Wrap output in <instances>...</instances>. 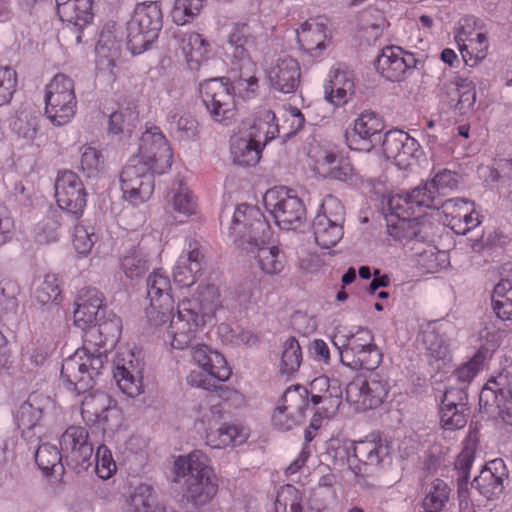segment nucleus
Returning a JSON list of instances; mask_svg holds the SVG:
<instances>
[{
    "mask_svg": "<svg viewBox=\"0 0 512 512\" xmlns=\"http://www.w3.org/2000/svg\"><path fill=\"white\" fill-rule=\"evenodd\" d=\"M97 322L86 329L82 348L64 359L61 366V378L78 392H85L96 384V378L108 363L107 351L121 337L122 321L113 312L98 318Z\"/></svg>",
    "mask_w": 512,
    "mask_h": 512,
    "instance_id": "nucleus-1",
    "label": "nucleus"
},
{
    "mask_svg": "<svg viewBox=\"0 0 512 512\" xmlns=\"http://www.w3.org/2000/svg\"><path fill=\"white\" fill-rule=\"evenodd\" d=\"M220 308L218 288L213 284L198 286L191 298L178 303L177 313L171 318L167 328L171 346L180 350L189 347L200 329L212 321Z\"/></svg>",
    "mask_w": 512,
    "mask_h": 512,
    "instance_id": "nucleus-2",
    "label": "nucleus"
},
{
    "mask_svg": "<svg viewBox=\"0 0 512 512\" xmlns=\"http://www.w3.org/2000/svg\"><path fill=\"white\" fill-rule=\"evenodd\" d=\"M457 186L455 174L449 170L438 172L430 181L413 188L405 194H396L390 198V206L393 209L427 208L438 209L442 207L447 214H453L455 208L466 206L468 201L462 198L447 199L442 201L439 196L446 189Z\"/></svg>",
    "mask_w": 512,
    "mask_h": 512,
    "instance_id": "nucleus-3",
    "label": "nucleus"
},
{
    "mask_svg": "<svg viewBox=\"0 0 512 512\" xmlns=\"http://www.w3.org/2000/svg\"><path fill=\"white\" fill-rule=\"evenodd\" d=\"M257 47V37L252 28L246 24H236L227 38L226 53L231 58V69L239 72L235 86L254 92L258 87L255 77L256 64L252 61L251 51Z\"/></svg>",
    "mask_w": 512,
    "mask_h": 512,
    "instance_id": "nucleus-4",
    "label": "nucleus"
},
{
    "mask_svg": "<svg viewBox=\"0 0 512 512\" xmlns=\"http://www.w3.org/2000/svg\"><path fill=\"white\" fill-rule=\"evenodd\" d=\"M163 26L159 2H144L136 6L127 23V48L133 55L148 50L157 40Z\"/></svg>",
    "mask_w": 512,
    "mask_h": 512,
    "instance_id": "nucleus-5",
    "label": "nucleus"
},
{
    "mask_svg": "<svg viewBox=\"0 0 512 512\" xmlns=\"http://www.w3.org/2000/svg\"><path fill=\"white\" fill-rule=\"evenodd\" d=\"M228 224L234 244L246 252H254L255 246L270 238V226L255 206H237Z\"/></svg>",
    "mask_w": 512,
    "mask_h": 512,
    "instance_id": "nucleus-6",
    "label": "nucleus"
},
{
    "mask_svg": "<svg viewBox=\"0 0 512 512\" xmlns=\"http://www.w3.org/2000/svg\"><path fill=\"white\" fill-rule=\"evenodd\" d=\"M343 365L353 369H376L382 360V354L374 343V336L368 329H359L355 334L340 340L333 338Z\"/></svg>",
    "mask_w": 512,
    "mask_h": 512,
    "instance_id": "nucleus-7",
    "label": "nucleus"
},
{
    "mask_svg": "<svg viewBox=\"0 0 512 512\" xmlns=\"http://www.w3.org/2000/svg\"><path fill=\"white\" fill-rule=\"evenodd\" d=\"M45 104V114L54 125L70 122L77 106L73 80L64 74L55 75L46 87Z\"/></svg>",
    "mask_w": 512,
    "mask_h": 512,
    "instance_id": "nucleus-8",
    "label": "nucleus"
},
{
    "mask_svg": "<svg viewBox=\"0 0 512 512\" xmlns=\"http://www.w3.org/2000/svg\"><path fill=\"white\" fill-rule=\"evenodd\" d=\"M264 204L282 229L295 230L305 219L302 200L286 187L269 189L264 195Z\"/></svg>",
    "mask_w": 512,
    "mask_h": 512,
    "instance_id": "nucleus-9",
    "label": "nucleus"
},
{
    "mask_svg": "<svg viewBox=\"0 0 512 512\" xmlns=\"http://www.w3.org/2000/svg\"><path fill=\"white\" fill-rule=\"evenodd\" d=\"M344 207L334 196L328 195L321 204L313 222L315 242L324 249L336 245L343 237Z\"/></svg>",
    "mask_w": 512,
    "mask_h": 512,
    "instance_id": "nucleus-10",
    "label": "nucleus"
},
{
    "mask_svg": "<svg viewBox=\"0 0 512 512\" xmlns=\"http://www.w3.org/2000/svg\"><path fill=\"white\" fill-rule=\"evenodd\" d=\"M234 87L227 78H212L200 84L202 101L211 115L219 123L228 125L235 115Z\"/></svg>",
    "mask_w": 512,
    "mask_h": 512,
    "instance_id": "nucleus-11",
    "label": "nucleus"
},
{
    "mask_svg": "<svg viewBox=\"0 0 512 512\" xmlns=\"http://www.w3.org/2000/svg\"><path fill=\"white\" fill-rule=\"evenodd\" d=\"M479 405L512 425V383L508 375L501 373L486 382L479 394Z\"/></svg>",
    "mask_w": 512,
    "mask_h": 512,
    "instance_id": "nucleus-12",
    "label": "nucleus"
},
{
    "mask_svg": "<svg viewBox=\"0 0 512 512\" xmlns=\"http://www.w3.org/2000/svg\"><path fill=\"white\" fill-rule=\"evenodd\" d=\"M388 381L377 373L358 375L346 387V399L357 409H374L381 405L389 392Z\"/></svg>",
    "mask_w": 512,
    "mask_h": 512,
    "instance_id": "nucleus-13",
    "label": "nucleus"
},
{
    "mask_svg": "<svg viewBox=\"0 0 512 512\" xmlns=\"http://www.w3.org/2000/svg\"><path fill=\"white\" fill-rule=\"evenodd\" d=\"M60 447L68 467L75 472L86 471L93 463V444L87 428L69 426L60 437Z\"/></svg>",
    "mask_w": 512,
    "mask_h": 512,
    "instance_id": "nucleus-14",
    "label": "nucleus"
},
{
    "mask_svg": "<svg viewBox=\"0 0 512 512\" xmlns=\"http://www.w3.org/2000/svg\"><path fill=\"white\" fill-rule=\"evenodd\" d=\"M136 157L151 166L157 174H163L172 165V150L160 129L152 126L142 133Z\"/></svg>",
    "mask_w": 512,
    "mask_h": 512,
    "instance_id": "nucleus-15",
    "label": "nucleus"
},
{
    "mask_svg": "<svg viewBox=\"0 0 512 512\" xmlns=\"http://www.w3.org/2000/svg\"><path fill=\"white\" fill-rule=\"evenodd\" d=\"M86 192L79 176L70 170L58 173L55 196L58 206L78 219L86 206Z\"/></svg>",
    "mask_w": 512,
    "mask_h": 512,
    "instance_id": "nucleus-16",
    "label": "nucleus"
},
{
    "mask_svg": "<svg viewBox=\"0 0 512 512\" xmlns=\"http://www.w3.org/2000/svg\"><path fill=\"white\" fill-rule=\"evenodd\" d=\"M308 403L307 389L301 386L289 387L282 397V405L277 407L272 416L273 425L281 431H289L299 425L305 417Z\"/></svg>",
    "mask_w": 512,
    "mask_h": 512,
    "instance_id": "nucleus-17",
    "label": "nucleus"
},
{
    "mask_svg": "<svg viewBox=\"0 0 512 512\" xmlns=\"http://www.w3.org/2000/svg\"><path fill=\"white\" fill-rule=\"evenodd\" d=\"M384 128V121L377 113L364 111L354 121V127L346 130L347 144L350 149L369 152L380 142Z\"/></svg>",
    "mask_w": 512,
    "mask_h": 512,
    "instance_id": "nucleus-18",
    "label": "nucleus"
},
{
    "mask_svg": "<svg viewBox=\"0 0 512 512\" xmlns=\"http://www.w3.org/2000/svg\"><path fill=\"white\" fill-rule=\"evenodd\" d=\"M52 407V401L48 396L39 393H31L15 414V420L22 436L29 442H37L39 437L35 430L38 427L45 411Z\"/></svg>",
    "mask_w": 512,
    "mask_h": 512,
    "instance_id": "nucleus-19",
    "label": "nucleus"
},
{
    "mask_svg": "<svg viewBox=\"0 0 512 512\" xmlns=\"http://www.w3.org/2000/svg\"><path fill=\"white\" fill-rule=\"evenodd\" d=\"M416 62L413 54L404 53L398 46H387L375 60V67L385 79L399 82L412 67H415Z\"/></svg>",
    "mask_w": 512,
    "mask_h": 512,
    "instance_id": "nucleus-20",
    "label": "nucleus"
},
{
    "mask_svg": "<svg viewBox=\"0 0 512 512\" xmlns=\"http://www.w3.org/2000/svg\"><path fill=\"white\" fill-rule=\"evenodd\" d=\"M391 450L390 442L381 437L360 440L348 449V462L353 457L365 465L385 467L392 463Z\"/></svg>",
    "mask_w": 512,
    "mask_h": 512,
    "instance_id": "nucleus-21",
    "label": "nucleus"
},
{
    "mask_svg": "<svg viewBox=\"0 0 512 512\" xmlns=\"http://www.w3.org/2000/svg\"><path fill=\"white\" fill-rule=\"evenodd\" d=\"M220 405H213L209 411L201 418L203 425L207 424L206 443L212 448H223L228 445H237L242 443L243 437L236 425L224 424L216 429L215 426L222 418Z\"/></svg>",
    "mask_w": 512,
    "mask_h": 512,
    "instance_id": "nucleus-22",
    "label": "nucleus"
},
{
    "mask_svg": "<svg viewBox=\"0 0 512 512\" xmlns=\"http://www.w3.org/2000/svg\"><path fill=\"white\" fill-rule=\"evenodd\" d=\"M382 149L387 159L393 160L400 168H407L419 151V144L408 133L394 129L385 134Z\"/></svg>",
    "mask_w": 512,
    "mask_h": 512,
    "instance_id": "nucleus-23",
    "label": "nucleus"
},
{
    "mask_svg": "<svg viewBox=\"0 0 512 512\" xmlns=\"http://www.w3.org/2000/svg\"><path fill=\"white\" fill-rule=\"evenodd\" d=\"M392 214L387 218V231L389 235L397 240H417L424 241L426 236L423 235L424 225H422L416 218L411 219L410 216L421 210L422 208L414 209H393L389 205Z\"/></svg>",
    "mask_w": 512,
    "mask_h": 512,
    "instance_id": "nucleus-24",
    "label": "nucleus"
},
{
    "mask_svg": "<svg viewBox=\"0 0 512 512\" xmlns=\"http://www.w3.org/2000/svg\"><path fill=\"white\" fill-rule=\"evenodd\" d=\"M69 390L77 394H85L81 402V414L84 419L88 421L106 424L110 414L117 413V410L112 408V400L108 394L102 391H91L94 385L85 392H78L71 388L64 380Z\"/></svg>",
    "mask_w": 512,
    "mask_h": 512,
    "instance_id": "nucleus-25",
    "label": "nucleus"
},
{
    "mask_svg": "<svg viewBox=\"0 0 512 512\" xmlns=\"http://www.w3.org/2000/svg\"><path fill=\"white\" fill-rule=\"evenodd\" d=\"M505 465L503 460L495 459L484 467L478 476L471 482L472 488H475L482 496L488 500L498 498L504 490V479L506 477Z\"/></svg>",
    "mask_w": 512,
    "mask_h": 512,
    "instance_id": "nucleus-26",
    "label": "nucleus"
},
{
    "mask_svg": "<svg viewBox=\"0 0 512 512\" xmlns=\"http://www.w3.org/2000/svg\"><path fill=\"white\" fill-rule=\"evenodd\" d=\"M192 358L195 363L202 368L204 377H214L218 381H226L231 375L227 362L222 354L212 350L204 344H198L192 348Z\"/></svg>",
    "mask_w": 512,
    "mask_h": 512,
    "instance_id": "nucleus-27",
    "label": "nucleus"
},
{
    "mask_svg": "<svg viewBox=\"0 0 512 512\" xmlns=\"http://www.w3.org/2000/svg\"><path fill=\"white\" fill-rule=\"evenodd\" d=\"M300 67L291 57L279 58L269 71L271 86L284 94L293 93L299 86Z\"/></svg>",
    "mask_w": 512,
    "mask_h": 512,
    "instance_id": "nucleus-28",
    "label": "nucleus"
},
{
    "mask_svg": "<svg viewBox=\"0 0 512 512\" xmlns=\"http://www.w3.org/2000/svg\"><path fill=\"white\" fill-rule=\"evenodd\" d=\"M103 309V295L95 288H84L80 291L74 310V323L86 330L98 320L100 310Z\"/></svg>",
    "mask_w": 512,
    "mask_h": 512,
    "instance_id": "nucleus-29",
    "label": "nucleus"
},
{
    "mask_svg": "<svg viewBox=\"0 0 512 512\" xmlns=\"http://www.w3.org/2000/svg\"><path fill=\"white\" fill-rule=\"evenodd\" d=\"M92 18V0H74L60 9V19L67 22L64 33L76 34V44L81 42V32Z\"/></svg>",
    "mask_w": 512,
    "mask_h": 512,
    "instance_id": "nucleus-30",
    "label": "nucleus"
},
{
    "mask_svg": "<svg viewBox=\"0 0 512 512\" xmlns=\"http://www.w3.org/2000/svg\"><path fill=\"white\" fill-rule=\"evenodd\" d=\"M114 378L123 393L129 397H136L142 393V368L133 360L119 359L113 371Z\"/></svg>",
    "mask_w": 512,
    "mask_h": 512,
    "instance_id": "nucleus-31",
    "label": "nucleus"
},
{
    "mask_svg": "<svg viewBox=\"0 0 512 512\" xmlns=\"http://www.w3.org/2000/svg\"><path fill=\"white\" fill-rule=\"evenodd\" d=\"M218 479L214 477H188L184 497L195 509L207 505L217 494Z\"/></svg>",
    "mask_w": 512,
    "mask_h": 512,
    "instance_id": "nucleus-32",
    "label": "nucleus"
},
{
    "mask_svg": "<svg viewBox=\"0 0 512 512\" xmlns=\"http://www.w3.org/2000/svg\"><path fill=\"white\" fill-rule=\"evenodd\" d=\"M420 343L426 351L430 364L437 363V369L440 368V362L444 363L449 358L448 338L439 328L428 326L424 329L420 334Z\"/></svg>",
    "mask_w": 512,
    "mask_h": 512,
    "instance_id": "nucleus-33",
    "label": "nucleus"
},
{
    "mask_svg": "<svg viewBox=\"0 0 512 512\" xmlns=\"http://www.w3.org/2000/svg\"><path fill=\"white\" fill-rule=\"evenodd\" d=\"M154 174H157L149 164L141 158L132 155L120 174L121 186L129 187L131 180L140 179L144 181L141 193L144 196H152L154 191Z\"/></svg>",
    "mask_w": 512,
    "mask_h": 512,
    "instance_id": "nucleus-34",
    "label": "nucleus"
},
{
    "mask_svg": "<svg viewBox=\"0 0 512 512\" xmlns=\"http://www.w3.org/2000/svg\"><path fill=\"white\" fill-rule=\"evenodd\" d=\"M123 46V32L117 28L115 22H108L104 25L97 45L96 52L99 57L106 58L109 64L120 57Z\"/></svg>",
    "mask_w": 512,
    "mask_h": 512,
    "instance_id": "nucleus-35",
    "label": "nucleus"
},
{
    "mask_svg": "<svg viewBox=\"0 0 512 512\" xmlns=\"http://www.w3.org/2000/svg\"><path fill=\"white\" fill-rule=\"evenodd\" d=\"M18 284L10 279L0 281V321L8 327L19 322V307L16 296L19 294Z\"/></svg>",
    "mask_w": 512,
    "mask_h": 512,
    "instance_id": "nucleus-36",
    "label": "nucleus"
},
{
    "mask_svg": "<svg viewBox=\"0 0 512 512\" xmlns=\"http://www.w3.org/2000/svg\"><path fill=\"white\" fill-rule=\"evenodd\" d=\"M175 473L178 477H214L208 457L201 450H194L188 456H180L174 463Z\"/></svg>",
    "mask_w": 512,
    "mask_h": 512,
    "instance_id": "nucleus-37",
    "label": "nucleus"
},
{
    "mask_svg": "<svg viewBox=\"0 0 512 512\" xmlns=\"http://www.w3.org/2000/svg\"><path fill=\"white\" fill-rule=\"evenodd\" d=\"M60 295L61 291L55 275H46L34 293L35 300L42 306H47V312L51 314L55 324H60L62 319V312L58 305Z\"/></svg>",
    "mask_w": 512,
    "mask_h": 512,
    "instance_id": "nucleus-38",
    "label": "nucleus"
},
{
    "mask_svg": "<svg viewBox=\"0 0 512 512\" xmlns=\"http://www.w3.org/2000/svg\"><path fill=\"white\" fill-rule=\"evenodd\" d=\"M251 134L250 138H236L231 142V155L233 162L239 166H253L260 159V146Z\"/></svg>",
    "mask_w": 512,
    "mask_h": 512,
    "instance_id": "nucleus-39",
    "label": "nucleus"
},
{
    "mask_svg": "<svg viewBox=\"0 0 512 512\" xmlns=\"http://www.w3.org/2000/svg\"><path fill=\"white\" fill-rule=\"evenodd\" d=\"M254 257L260 269L268 275L279 274L285 267V255L276 246H266V241L255 246Z\"/></svg>",
    "mask_w": 512,
    "mask_h": 512,
    "instance_id": "nucleus-40",
    "label": "nucleus"
},
{
    "mask_svg": "<svg viewBox=\"0 0 512 512\" xmlns=\"http://www.w3.org/2000/svg\"><path fill=\"white\" fill-rule=\"evenodd\" d=\"M476 445L474 442L467 444L455 461V469L457 470L458 496L460 503L466 501L469 496L468 480L470 478V468L474 462Z\"/></svg>",
    "mask_w": 512,
    "mask_h": 512,
    "instance_id": "nucleus-41",
    "label": "nucleus"
},
{
    "mask_svg": "<svg viewBox=\"0 0 512 512\" xmlns=\"http://www.w3.org/2000/svg\"><path fill=\"white\" fill-rule=\"evenodd\" d=\"M147 297L150 301L161 302L162 306L168 309L174 306L175 302L171 295V283L167 275L160 271L151 273L146 281Z\"/></svg>",
    "mask_w": 512,
    "mask_h": 512,
    "instance_id": "nucleus-42",
    "label": "nucleus"
},
{
    "mask_svg": "<svg viewBox=\"0 0 512 512\" xmlns=\"http://www.w3.org/2000/svg\"><path fill=\"white\" fill-rule=\"evenodd\" d=\"M321 167L325 176L331 179L350 184L356 183L358 180V173L348 158L337 159L334 154H327Z\"/></svg>",
    "mask_w": 512,
    "mask_h": 512,
    "instance_id": "nucleus-43",
    "label": "nucleus"
},
{
    "mask_svg": "<svg viewBox=\"0 0 512 512\" xmlns=\"http://www.w3.org/2000/svg\"><path fill=\"white\" fill-rule=\"evenodd\" d=\"M152 486L141 483L136 486L128 500V512H162Z\"/></svg>",
    "mask_w": 512,
    "mask_h": 512,
    "instance_id": "nucleus-44",
    "label": "nucleus"
},
{
    "mask_svg": "<svg viewBox=\"0 0 512 512\" xmlns=\"http://www.w3.org/2000/svg\"><path fill=\"white\" fill-rule=\"evenodd\" d=\"M464 62L469 66L476 65L487 55L488 40L485 34L477 33L475 37L463 39L461 35L456 37Z\"/></svg>",
    "mask_w": 512,
    "mask_h": 512,
    "instance_id": "nucleus-45",
    "label": "nucleus"
},
{
    "mask_svg": "<svg viewBox=\"0 0 512 512\" xmlns=\"http://www.w3.org/2000/svg\"><path fill=\"white\" fill-rule=\"evenodd\" d=\"M63 458L62 451L49 443L39 445L35 452L36 464L46 475L63 472Z\"/></svg>",
    "mask_w": 512,
    "mask_h": 512,
    "instance_id": "nucleus-46",
    "label": "nucleus"
},
{
    "mask_svg": "<svg viewBox=\"0 0 512 512\" xmlns=\"http://www.w3.org/2000/svg\"><path fill=\"white\" fill-rule=\"evenodd\" d=\"M492 306L495 314L501 320H512V281L501 279L494 287Z\"/></svg>",
    "mask_w": 512,
    "mask_h": 512,
    "instance_id": "nucleus-47",
    "label": "nucleus"
},
{
    "mask_svg": "<svg viewBox=\"0 0 512 512\" xmlns=\"http://www.w3.org/2000/svg\"><path fill=\"white\" fill-rule=\"evenodd\" d=\"M297 39L304 50L322 49L326 39L325 26L316 21H306L297 31Z\"/></svg>",
    "mask_w": 512,
    "mask_h": 512,
    "instance_id": "nucleus-48",
    "label": "nucleus"
},
{
    "mask_svg": "<svg viewBox=\"0 0 512 512\" xmlns=\"http://www.w3.org/2000/svg\"><path fill=\"white\" fill-rule=\"evenodd\" d=\"M12 131L27 143L32 142L39 128V117L28 110L19 111L10 123Z\"/></svg>",
    "mask_w": 512,
    "mask_h": 512,
    "instance_id": "nucleus-49",
    "label": "nucleus"
},
{
    "mask_svg": "<svg viewBox=\"0 0 512 512\" xmlns=\"http://www.w3.org/2000/svg\"><path fill=\"white\" fill-rule=\"evenodd\" d=\"M453 89L456 91L458 99L455 103H453L454 99H452L449 102L450 106L454 107L460 115H464L472 111L476 102V90L474 83L468 79L459 78L455 82Z\"/></svg>",
    "mask_w": 512,
    "mask_h": 512,
    "instance_id": "nucleus-50",
    "label": "nucleus"
},
{
    "mask_svg": "<svg viewBox=\"0 0 512 512\" xmlns=\"http://www.w3.org/2000/svg\"><path fill=\"white\" fill-rule=\"evenodd\" d=\"M180 47L186 57L187 62H194L197 65L202 62L208 51L206 41L201 37L200 34L196 32L183 34Z\"/></svg>",
    "mask_w": 512,
    "mask_h": 512,
    "instance_id": "nucleus-51",
    "label": "nucleus"
},
{
    "mask_svg": "<svg viewBox=\"0 0 512 512\" xmlns=\"http://www.w3.org/2000/svg\"><path fill=\"white\" fill-rule=\"evenodd\" d=\"M450 488L441 479H435L423 500L425 512H440L449 499Z\"/></svg>",
    "mask_w": 512,
    "mask_h": 512,
    "instance_id": "nucleus-52",
    "label": "nucleus"
},
{
    "mask_svg": "<svg viewBox=\"0 0 512 512\" xmlns=\"http://www.w3.org/2000/svg\"><path fill=\"white\" fill-rule=\"evenodd\" d=\"M360 25V30L367 41H375L382 34L385 19L381 11L376 9L367 10L361 14Z\"/></svg>",
    "mask_w": 512,
    "mask_h": 512,
    "instance_id": "nucleus-53",
    "label": "nucleus"
},
{
    "mask_svg": "<svg viewBox=\"0 0 512 512\" xmlns=\"http://www.w3.org/2000/svg\"><path fill=\"white\" fill-rule=\"evenodd\" d=\"M302 493L293 485H286L278 493L275 500L277 512H302Z\"/></svg>",
    "mask_w": 512,
    "mask_h": 512,
    "instance_id": "nucleus-54",
    "label": "nucleus"
},
{
    "mask_svg": "<svg viewBox=\"0 0 512 512\" xmlns=\"http://www.w3.org/2000/svg\"><path fill=\"white\" fill-rule=\"evenodd\" d=\"M302 361V352L298 340L295 337L288 338L283 345L281 357V371L293 373L298 370Z\"/></svg>",
    "mask_w": 512,
    "mask_h": 512,
    "instance_id": "nucleus-55",
    "label": "nucleus"
},
{
    "mask_svg": "<svg viewBox=\"0 0 512 512\" xmlns=\"http://www.w3.org/2000/svg\"><path fill=\"white\" fill-rule=\"evenodd\" d=\"M205 0H176L172 10L173 21L184 25L200 13Z\"/></svg>",
    "mask_w": 512,
    "mask_h": 512,
    "instance_id": "nucleus-56",
    "label": "nucleus"
},
{
    "mask_svg": "<svg viewBox=\"0 0 512 512\" xmlns=\"http://www.w3.org/2000/svg\"><path fill=\"white\" fill-rule=\"evenodd\" d=\"M138 122V113L129 108L121 111L113 112L109 117V132L131 133L132 129Z\"/></svg>",
    "mask_w": 512,
    "mask_h": 512,
    "instance_id": "nucleus-57",
    "label": "nucleus"
},
{
    "mask_svg": "<svg viewBox=\"0 0 512 512\" xmlns=\"http://www.w3.org/2000/svg\"><path fill=\"white\" fill-rule=\"evenodd\" d=\"M187 381L192 386L201 387L206 390L216 391L218 396L224 400L231 399L232 396H236L237 392L230 389L228 386L223 384H217L219 382L214 377L203 376L197 373H190L187 377Z\"/></svg>",
    "mask_w": 512,
    "mask_h": 512,
    "instance_id": "nucleus-58",
    "label": "nucleus"
},
{
    "mask_svg": "<svg viewBox=\"0 0 512 512\" xmlns=\"http://www.w3.org/2000/svg\"><path fill=\"white\" fill-rule=\"evenodd\" d=\"M121 268L128 278H139L148 270V261L142 252L132 250L122 259Z\"/></svg>",
    "mask_w": 512,
    "mask_h": 512,
    "instance_id": "nucleus-59",
    "label": "nucleus"
},
{
    "mask_svg": "<svg viewBox=\"0 0 512 512\" xmlns=\"http://www.w3.org/2000/svg\"><path fill=\"white\" fill-rule=\"evenodd\" d=\"M469 414L470 408L460 409L458 406H441L440 421L442 427L447 430L461 429L466 425Z\"/></svg>",
    "mask_w": 512,
    "mask_h": 512,
    "instance_id": "nucleus-60",
    "label": "nucleus"
},
{
    "mask_svg": "<svg viewBox=\"0 0 512 512\" xmlns=\"http://www.w3.org/2000/svg\"><path fill=\"white\" fill-rule=\"evenodd\" d=\"M81 170L89 177H95L104 167L101 153L90 146L82 148L81 154Z\"/></svg>",
    "mask_w": 512,
    "mask_h": 512,
    "instance_id": "nucleus-61",
    "label": "nucleus"
},
{
    "mask_svg": "<svg viewBox=\"0 0 512 512\" xmlns=\"http://www.w3.org/2000/svg\"><path fill=\"white\" fill-rule=\"evenodd\" d=\"M484 359L485 352L478 351L470 361L463 364L454 371L453 377L461 384V386L466 388V386L478 373Z\"/></svg>",
    "mask_w": 512,
    "mask_h": 512,
    "instance_id": "nucleus-62",
    "label": "nucleus"
},
{
    "mask_svg": "<svg viewBox=\"0 0 512 512\" xmlns=\"http://www.w3.org/2000/svg\"><path fill=\"white\" fill-rule=\"evenodd\" d=\"M17 86V73L9 67H0V106L8 104Z\"/></svg>",
    "mask_w": 512,
    "mask_h": 512,
    "instance_id": "nucleus-63",
    "label": "nucleus"
},
{
    "mask_svg": "<svg viewBox=\"0 0 512 512\" xmlns=\"http://www.w3.org/2000/svg\"><path fill=\"white\" fill-rule=\"evenodd\" d=\"M92 461L95 462L96 473L102 479L110 478L116 470V464L112 458V454L104 445L97 448L95 457L94 459L92 458Z\"/></svg>",
    "mask_w": 512,
    "mask_h": 512,
    "instance_id": "nucleus-64",
    "label": "nucleus"
}]
</instances>
